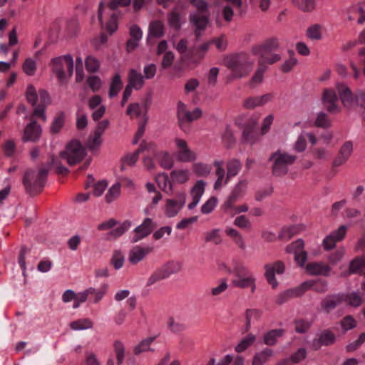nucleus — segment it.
Wrapping results in <instances>:
<instances>
[{
  "mask_svg": "<svg viewBox=\"0 0 365 365\" xmlns=\"http://www.w3.org/2000/svg\"><path fill=\"white\" fill-rule=\"evenodd\" d=\"M242 168L241 163L237 159H232L227 163V169L229 178L236 176Z\"/></svg>",
  "mask_w": 365,
  "mask_h": 365,
  "instance_id": "56",
  "label": "nucleus"
},
{
  "mask_svg": "<svg viewBox=\"0 0 365 365\" xmlns=\"http://www.w3.org/2000/svg\"><path fill=\"white\" fill-rule=\"evenodd\" d=\"M331 120L329 118L328 115L324 112L317 113L314 125L317 128L324 129L329 128L331 126Z\"/></svg>",
  "mask_w": 365,
  "mask_h": 365,
  "instance_id": "51",
  "label": "nucleus"
},
{
  "mask_svg": "<svg viewBox=\"0 0 365 365\" xmlns=\"http://www.w3.org/2000/svg\"><path fill=\"white\" fill-rule=\"evenodd\" d=\"M348 274H359L365 277V255L356 257L351 261Z\"/></svg>",
  "mask_w": 365,
  "mask_h": 365,
  "instance_id": "30",
  "label": "nucleus"
},
{
  "mask_svg": "<svg viewBox=\"0 0 365 365\" xmlns=\"http://www.w3.org/2000/svg\"><path fill=\"white\" fill-rule=\"evenodd\" d=\"M155 181L158 184V187L163 192H171L173 190V182L172 180H169L168 175L165 173H158L155 176Z\"/></svg>",
  "mask_w": 365,
  "mask_h": 365,
  "instance_id": "36",
  "label": "nucleus"
},
{
  "mask_svg": "<svg viewBox=\"0 0 365 365\" xmlns=\"http://www.w3.org/2000/svg\"><path fill=\"white\" fill-rule=\"evenodd\" d=\"M279 48V42L277 38H271L266 40L262 44L252 47V52L254 55L263 57L268 52L277 50Z\"/></svg>",
  "mask_w": 365,
  "mask_h": 365,
  "instance_id": "16",
  "label": "nucleus"
},
{
  "mask_svg": "<svg viewBox=\"0 0 365 365\" xmlns=\"http://www.w3.org/2000/svg\"><path fill=\"white\" fill-rule=\"evenodd\" d=\"M342 297L340 294L326 297L322 302V307L327 312H331L338 304L341 303Z\"/></svg>",
  "mask_w": 365,
  "mask_h": 365,
  "instance_id": "33",
  "label": "nucleus"
},
{
  "mask_svg": "<svg viewBox=\"0 0 365 365\" xmlns=\"http://www.w3.org/2000/svg\"><path fill=\"white\" fill-rule=\"evenodd\" d=\"M152 250L153 249L150 247L135 246L129 251L128 262L132 264H136L141 262Z\"/></svg>",
  "mask_w": 365,
  "mask_h": 365,
  "instance_id": "20",
  "label": "nucleus"
},
{
  "mask_svg": "<svg viewBox=\"0 0 365 365\" xmlns=\"http://www.w3.org/2000/svg\"><path fill=\"white\" fill-rule=\"evenodd\" d=\"M155 337H149L142 340L138 344H137L133 349L135 354L138 355L143 352L150 350V345L154 341Z\"/></svg>",
  "mask_w": 365,
  "mask_h": 365,
  "instance_id": "57",
  "label": "nucleus"
},
{
  "mask_svg": "<svg viewBox=\"0 0 365 365\" xmlns=\"http://www.w3.org/2000/svg\"><path fill=\"white\" fill-rule=\"evenodd\" d=\"M154 156L161 168L171 169L174 165L173 157L166 150L154 152Z\"/></svg>",
  "mask_w": 365,
  "mask_h": 365,
  "instance_id": "29",
  "label": "nucleus"
},
{
  "mask_svg": "<svg viewBox=\"0 0 365 365\" xmlns=\"http://www.w3.org/2000/svg\"><path fill=\"white\" fill-rule=\"evenodd\" d=\"M264 268L265 270L264 277L268 283L272 288H276L278 286V282L275 278V274H282L284 273L285 270L284 263L277 261L274 263L266 264Z\"/></svg>",
  "mask_w": 365,
  "mask_h": 365,
  "instance_id": "13",
  "label": "nucleus"
},
{
  "mask_svg": "<svg viewBox=\"0 0 365 365\" xmlns=\"http://www.w3.org/2000/svg\"><path fill=\"white\" fill-rule=\"evenodd\" d=\"M247 180H240L235 185L230 196H231L232 199L235 198L237 200H239L245 195L247 190Z\"/></svg>",
  "mask_w": 365,
  "mask_h": 365,
  "instance_id": "45",
  "label": "nucleus"
},
{
  "mask_svg": "<svg viewBox=\"0 0 365 365\" xmlns=\"http://www.w3.org/2000/svg\"><path fill=\"white\" fill-rule=\"evenodd\" d=\"M182 268V264L179 261H171L163 266L160 269L165 278L179 272Z\"/></svg>",
  "mask_w": 365,
  "mask_h": 365,
  "instance_id": "37",
  "label": "nucleus"
},
{
  "mask_svg": "<svg viewBox=\"0 0 365 365\" xmlns=\"http://www.w3.org/2000/svg\"><path fill=\"white\" fill-rule=\"evenodd\" d=\"M217 205V198L216 197H210L201 207V212L205 215L212 212Z\"/></svg>",
  "mask_w": 365,
  "mask_h": 365,
  "instance_id": "63",
  "label": "nucleus"
},
{
  "mask_svg": "<svg viewBox=\"0 0 365 365\" xmlns=\"http://www.w3.org/2000/svg\"><path fill=\"white\" fill-rule=\"evenodd\" d=\"M86 150L82 144L77 140L69 141L65 150L61 151L59 156L61 160H65L70 165H74L80 163L86 156Z\"/></svg>",
  "mask_w": 365,
  "mask_h": 365,
  "instance_id": "5",
  "label": "nucleus"
},
{
  "mask_svg": "<svg viewBox=\"0 0 365 365\" xmlns=\"http://www.w3.org/2000/svg\"><path fill=\"white\" fill-rule=\"evenodd\" d=\"M130 38L127 42V51L128 52L133 51L135 49L143 37V31L140 27L136 25H133L130 28Z\"/></svg>",
  "mask_w": 365,
  "mask_h": 365,
  "instance_id": "25",
  "label": "nucleus"
},
{
  "mask_svg": "<svg viewBox=\"0 0 365 365\" xmlns=\"http://www.w3.org/2000/svg\"><path fill=\"white\" fill-rule=\"evenodd\" d=\"M93 322L87 318L80 319L72 322L70 324L71 329L75 331H82L92 328Z\"/></svg>",
  "mask_w": 365,
  "mask_h": 365,
  "instance_id": "48",
  "label": "nucleus"
},
{
  "mask_svg": "<svg viewBox=\"0 0 365 365\" xmlns=\"http://www.w3.org/2000/svg\"><path fill=\"white\" fill-rule=\"evenodd\" d=\"M261 317V312L259 309H250L245 312L246 319V330H249L251 327L252 322L257 321Z\"/></svg>",
  "mask_w": 365,
  "mask_h": 365,
  "instance_id": "55",
  "label": "nucleus"
},
{
  "mask_svg": "<svg viewBox=\"0 0 365 365\" xmlns=\"http://www.w3.org/2000/svg\"><path fill=\"white\" fill-rule=\"evenodd\" d=\"M41 134V126L36 121H32L25 128L22 140L24 142H36L39 139Z\"/></svg>",
  "mask_w": 365,
  "mask_h": 365,
  "instance_id": "22",
  "label": "nucleus"
},
{
  "mask_svg": "<svg viewBox=\"0 0 365 365\" xmlns=\"http://www.w3.org/2000/svg\"><path fill=\"white\" fill-rule=\"evenodd\" d=\"M86 70L90 73H96L100 68V61L93 56H88L85 60Z\"/></svg>",
  "mask_w": 365,
  "mask_h": 365,
  "instance_id": "59",
  "label": "nucleus"
},
{
  "mask_svg": "<svg viewBox=\"0 0 365 365\" xmlns=\"http://www.w3.org/2000/svg\"><path fill=\"white\" fill-rule=\"evenodd\" d=\"M342 239V225L331 232L329 235L327 236L323 240L324 248L327 250L334 248L337 242Z\"/></svg>",
  "mask_w": 365,
  "mask_h": 365,
  "instance_id": "31",
  "label": "nucleus"
},
{
  "mask_svg": "<svg viewBox=\"0 0 365 365\" xmlns=\"http://www.w3.org/2000/svg\"><path fill=\"white\" fill-rule=\"evenodd\" d=\"M174 143L176 149L175 156L179 162L190 163L197 159L196 153L189 147L185 139L177 137L174 139Z\"/></svg>",
  "mask_w": 365,
  "mask_h": 365,
  "instance_id": "10",
  "label": "nucleus"
},
{
  "mask_svg": "<svg viewBox=\"0 0 365 365\" xmlns=\"http://www.w3.org/2000/svg\"><path fill=\"white\" fill-rule=\"evenodd\" d=\"M256 340L253 334H248L238 343L235 349L237 353H241L250 347Z\"/></svg>",
  "mask_w": 365,
  "mask_h": 365,
  "instance_id": "47",
  "label": "nucleus"
},
{
  "mask_svg": "<svg viewBox=\"0 0 365 365\" xmlns=\"http://www.w3.org/2000/svg\"><path fill=\"white\" fill-rule=\"evenodd\" d=\"M125 257L120 250H115L112 258L111 264L113 265L115 269H120L124 264Z\"/></svg>",
  "mask_w": 365,
  "mask_h": 365,
  "instance_id": "62",
  "label": "nucleus"
},
{
  "mask_svg": "<svg viewBox=\"0 0 365 365\" xmlns=\"http://www.w3.org/2000/svg\"><path fill=\"white\" fill-rule=\"evenodd\" d=\"M51 68L61 83H66L73 73V58L66 54L51 60Z\"/></svg>",
  "mask_w": 365,
  "mask_h": 365,
  "instance_id": "3",
  "label": "nucleus"
},
{
  "mask_svg": "<svg viewBox=\"0 0 365 365\" xmlns=\"http://www.w3.org/2000/svg\"><path fill=\"white\" fill-rule=\"evenodd\" d=\"M144 150L154 152L155 145L151 143H147L143 142L140 144V148L138 150L132 153H127L125 155L121 158L120 170H125L126 166H134L138 160L140 153Z\"/></svg>",
  "mask_w": 365,
  "mask_h": 365,
  "instance_id": "11",
  "label": "nucleus"
},
{
  "mask_svg": "<svg viewBox=\"0 0 365 365\" xmlns=\"http://www.w3.org/2000/svg\"><path fill=\"white\" fill-rule=\"evenodd\" d=\"M36 69L37 63L36 60L31 57L25 59L22 65V70L26 75L33 76L36 73Z\"/></svg>",
  "mask_w": 365,
  "mask_h": 365,
  "instance_id": "50",
  "label": "nucleus"
},
{
  "mask_svg": "<svg viewBox=\"0 0 365 365\" xmlns=\"http://www.w3.org/2000/svg\"><path fill=\"white\" fill-rule=\"evenodd\" d=\"M293 4L304 12H311L315 8L314 0H292Z\"/></svg>",
  "mask_w": 365,
  "mask_h": 365,
  "instance_id": "53",
  "label": "nucleus"
},
{
  "mask_svg": "<svg viewBox=\"0 0 365 365\" xmlns=\"http://www.w3.org/2000/svg\"><path fill=\"white\" fill-rule=\"evenodd\" d=\"M122 88L121 76L119 73H116L110 83L108 95L110 98L116 96Z\"/></svg>",
  "mask_w": 365,
  "mask_h": 365,
  "instance_id": "49",
  "label": "nucleus"
},
{
  "mask_svg": "<svg viewBox=\"0 0 365 365\" xmlns=\"http://www.w3.org/2000/svg\"><path fill=\"white\" fill-rule=\"evenodd\" d=\"M212 165L203 163H195L192 165L193 172L196 175L200 177H206L209 175L212 171Z\"/></svg>",
  "mask_w": 365,
  "mask_h": 365,
  "instance_id": "46",
  "label": "nucleus"
},
{
  "mask_svg": "<svg viewBox=\"0 0 365 365\" xmlns=\"http://www.w3.org/2000/svg\"><path fill=\"white\" fill-rule=\"evenodd\" d=\"M131 227V222L129 221H125L118 227L113 229L110 232H109L106 236V239L108 240H111L113 239H115L121 236L126 230H128Z\"/></svg>",
  "mask_w": 365,
  "mask_h": 365,
  "instance_id": "42",
  "label": "nucleus"
},
{
  "mask_svg": "<svg viewBox=\"0 0 365 365\" xmlns=\"http://www.w3.org/2000/svg\"><path fill=\"white\" fill-rule=\"evenodd\" d=\"M186 196L185 191H178L173 197L166 198L162 206L165 217L172 218L177 216L185 205Z\"/></svg>",
  "mask_w": 365,
  "mask_h": 365,
  "instance_id": "7",
  "label": "nucleus"
},
{
  "mask_svg": "<svg viewBox=\"0 0 365 365\" xmlns=\"http://www.w3.org/2000/svg\"><path fill=\"white\" fill-rule=\"evenodd\" d=\"M344 301L346 303L347 305L351 306L353 307H358L364 303V299L359 292H353L347 294L344 297Z\"/></svg>",
  "mask_w": 365,
  "mask_h": 365,
  "instance_id": "40",
  "label": "nucleus"
},
{
  "mask_svg": "<svg viewBox=\"0 0 365 365\" xmlns=\"http://www.w3.org/2000/svg\"><path fill=\"white\" fill-rule=\"evenodd\" d=\"M26 96L28 102L34 107V115L46 120L45 108L51 103L48 93L44 90H40L38 93L32 85L27 87Z\"/></svg>",
  "mask_w": 365,
  "mask_h": 365,
  "instance_id": "1",
  "label": "nucleus"
},
{
  "mask_svg": "<svg viewBox=\"0 0 365 365\" xmlns=\"http://www.w3.org/2000/svg\"><path fill=\"white\" fill-rule=\"evenodd\" d=\"M273 98L271 93H266L259 96H253L247 98L244 102V106L248 109L255 108L257 106H262L269 102Z\"/></svg>",
  "mask_w": 365,
  "mask_h": 365,
  "instance_id": "28",
  "label": "nucleus"
},
{
  "mask_svg": "<svg viewBox=\"0 0 365 365\" xmlns=\"http://www.w3.org/2000/svg\"><path fill=\"white\" fill-rule=\"evenodd\" d=\"M192 175L191 171L186 168H179L173 170L170 173L172 182L175 185L187 183Z\"/></svg>",
  "mask_w": 365,
  "mask_h": 365,
  "instance_id": "21",
  "label": "nucleus"
},
{
  "mask_svg": "<svg viewBox=\"0 0 365 365\" xmlns=\"http://www.w3.org/2000/svg\"><path fill=\"white\" fill-rule=\"evenodd\" d=\"M306 271L311 275L325 274L329 268L322 263L312 262L306 266Z\"/></svg>",
  "mask_w": 365,
  "mask_h": 365,
  "instance_id": "44",
  "label": "nucleus"
},
{
  "mask_svg": "<svg viewBox=\"0 0 365 365\" xmlns=\"http://www.w3.org/2000/svg\"><path fill=\"white\" fill-rule=\"evenodd\" d=\"M145 84V79L140 72L135 68H130L128 74V86L134 90H140Z\"/></svg>",
  "mask_w": 365,
  "mask_h": 365,
  "instance_id": "24",
  "label": "nucleus"
},
{
  "mask_svg": "<svg viewBox=\"0 0 365 365\" xmlns=\"http://www.w3.org/2000/svg\"><path fill=\"white\" fill-rule=\"evenodd\" d=\"M185 14L179 11V6L173 8L168 14V23L170 27L179 31L185 23Z\"/></svg>",
  "mask_w": 365,
  "mask_h": 365,
  "instance_id": "19",
  "label": "nucleus"
},
{
  "mask_svg": "<svg viewBox=\"0 0 365 365\" xmlns=\"http://www.w3.org/2000/svg\"><path fill=\"white\" fill-rule=\"evenodd\" d=\"M206 182L202 180H197L190 189L192 201L187 205L188 210L194 209L200 202L205 190Z\"/></svg>",
  "mask_w": 365,
  "mask_h": 365,
  "instance_id": "18",
  "label": "nucleus"
},
{
  "mask_svg": "<svg viewBox=\"0 0 365 365\" xmlns=\"http://www.w3.org/2000/svg\"><path fill=\"white\" fill-rule=\"evenodd\" d=\"M300 231L299 225H292L283 227L279 235V237L283 240H288Z\"/></svg>",
  "mask_w": 365,
  "mask_h": 365,
  "instance_id": "52",
  "label": "nucleus"
},
{
  "mask_svg": "<svg viewBox=\"0 0 365 365\" xmlns=\"http://www.w3.org/2000/svg\"><path fill=\"white\" fill-rule=\"evenodd\" d=\"M190 24L195 28L197 37L200 36L201 31H204L208 24L209 17L205 14L191 12L189 14Z\"/></svg>",
  "mask_w": 365,
  "mask_h": 365,
  "instance_id": "17",
  "label": "nucleus"
},
{
  "mask_svg": "<svg viewBox=\"0 0 365 365\" xmlns=\"http://www.w3.org/2000/svg\"><path fill=\"white\" fill-rule=\"evenodd\" d=\"M290 56L281 66V70L283 73H288L297 65V59L292 51H289Z\"/></svg>",
  "mask_w": 365,
  "mask_h": 365,
  "instance_id": "60",
  "label": "nucleus"
},
{
  "mask_svg": "<svg viewBox=\"0 0 365 365\" xmlns=\"http://www.w3.org/2000/svg\"><path fill=\"white\" fill-rule=\"evenodd\" d=\"M242 140L245 143L253 144L257 141V135L252 128H247L242 133Z\"/></svg>",
  "mask_w": 365,
  "mask_h": 365,
  "instance_id": "64",
  "label": "nucleus"
},
{
  "mask_svg": "<svg viewBox=\"0 0 365 365\" xmlns=\"http://www.w3.org/2000/svg\"><path fill=\"white\" fill-rule=\"evenodd\" d=\"M78 31V24L75 19L63 22V28L60 32L61 35L67 38L75 36Z\"/></svg>",
  "mask_w": 365,
  "mask_h": 365,
  "instance_id": "35",
  "label": "nucleus"
},
{
  "mask_svg": "<svg viewBox=\"0 0 365 365\" xmlns=\"http://www.w3.org/2000/svg\"><path fill=\"white\" fill-rule=\"evenodd\" d=\"M165 34V25L163 21L159 20L153 21L148 26V33L147 40L152 38H160Z\"/></svg>",
  "mask_w": 365,
  "mask_h": 365,
  "instance_id": "27",
  "label": "nucleus"
},
{
  "mask_svg": "<svg viewBox=\"0 0 365 365\" xmlns=\"http://www.w3.org/2000/svg\"><path fill=\"white\" fill-rule=\"evenodd\" d=\"M297 157L287 152L278 150L273 153L269 160L272 162V173L276 176H282L287 173L289 167L296 160Z\"/></svg>",
  "mask_w": 365,
  "mask_h": 365,
  "instance_id": "4",
  "label": "nucleus"
},
{
  "mask_svg": "<svg viewBox=\"0 0 365 365\" xmlns=\"http://www.w3.org/2000/svg\"><path fill=\"white\" fill-rule=\"evenodd\" d=\"M47 175L46 169L27 171L23 179V183L29 192L39 191L44 185V180Z\"/></svg>",
  "mask_w": 365,
  "mask_h": 365,
  "instance_id": "8",
  "label": "nucleus"
},
{
  "mask_svg": "<svg viewBox=\"0 0 365 365\" xmlns=\"http://www.w3.org/2000/svg\"><path fill=\"white\" fill-rule=\"evenodd\" d=\"M334 341V334L329 330H324L318 335L317 338L313 340L312 346L314 349H318L322 346H328L333 344Z\"/></svg>",
  "mask_w": 365,
  "mask_h": 365,
  "instance_id": "26",
  "label": "nucleus"
},
{
  "mask_svg": "<svg viewBox=\"0 0 365 365\" xmlns=\"http://www.w3.org/2000/svg\"><path fill=\"white\" fill-rule=\"evenodd\" d=\"M120 195V184L116 182L113 184L108 190L105 196V200L108 203H111L116 200Z\"/></svg>",
  "mask_w": 365,
  "mask_h": 365,
  "instance_id": "54",
  "label": "nucleus"
},
{
  "mask_svg": "<svg viewBox=\"0 0 365 365\" xmlns=\"http://www.w3.org/2000/svg\"><path fill=\"white\" fill-rule=\"evenodd\" d=\"M307 37L312 41H319L322 38V26L320 24H312L306 31Z\"/></svg>",
  "mask_w": 365,
  "mask_h": 365,
  "instance_id": "43",
  "label": "nucleus"
},
{
  "mask_svg": "<svg viewBox=\"0 0 365 365\" xmlns=\"http://www.w3.org/2000/svg\"><path fill=\"white\" fill-rule=\"evenodd\" d=\"M150 102L147 101L143 103H133L128 106L126 113L131 118L135 117L142 121H148V111Z\"/></svg>",
  "mask_w": 365,
  "mask_h": 365,
  "instance_id": "14",
  "label": "nucleus"
},
{
  "mask_svg": "<svg viewBox=\"0 0 365 365\" xmlns=\"http://www.w3.org/2000/svg\"><path fill=\"white\" fill-rule=\"evenodd\" d=\"M267 68L268 66L266 65L264 60H258L257 68L250 82L251 86L255 87L262 82L264 73L266 72Z\"/></svg>",
  "mask_w": 365,
  "mask_h": 365,
  "instance_id": "34",
  "label": "nucleus"
},
{
  "mask_svg": "<svg viewBox=\"0 0 365 365\" xmlns=\"http://www.w3.org/2000/svg\"><path fill=\"white\" fill-rule=\"evenodd\" d=\"M233 273L235 276L232 281L233 286L241 289L250 288L252 293L255 292L256 277L246 265L236 264L233 267Z\"/></svg>",
  "mask_w": 365,
  "mask_h": 365,
  "instance_id": "2",
  "label": "nucleus"
},
{
  "mask_svg": "<svg viewBox=\"0 0 365 365\" xmlns=\"http://www.w3.org/2000/svg\"><path fill=\"white\" fill-rule=\"evenodd\" d=\"M304 242L303 240L298 239L297 240L287 246L286 252L287 253H291L296 255L297 254L304 251Z\"/></svg>",
  "mask_w": 365,
  "mask_h": 365,
  "instance_id": "61",
  "label": "nucleus"
},
{
  "mask_svg": "<svg viewBox=\"0 0 365 365\" xmlns=\"http://www.w3.org/2000/svg\"><path fill=\"white\" fill-rule=\"evenodd\" d=\"M90 292V295L93 296V298H91L90 300L92 303L97 304L105 296L107 292V285H104L98 289H96L93 287H88Z\"/></svg>",
  "mask_w": 365,
  "mask_h": 365,
  "instance_id": "58",
  "label": "nucleus"
},
{
  "mask_svg": "<svg viewBox=\"0 0 365 365\" xmlns=\"http://www.w3.org/2000/svg\"><path fill=\"white\" fill-rule=\"evenodd\" d=\"M215 175L217 179L215 181L213 188L215 190H220L229 182L230 178L227 175H226L224 169H216Z\"/></svg>",
  "mask_w": 365,
  "mask_h": 365,
  "instance_id": "41",
  "label": "nucleus"
},
{
  "mask_svg": "<svg viewBox=\"0 0 365 365\" xmlns=\"http://www.w3.org/2000/svg\"><path fill=\"white\" fill-rule=\"evenodd\" d=\"M202 115V110L200 108H195L192 110H190L187 109V106L182 101L178 103L177 118L180 128L184 132H186V123L197 120Z\"/></svg>",
  "mask_w": 365,
  "mask_h": 365,
  "instance_id": "9",
  "label": "nucleus"
},
{
  "mask_svg": "<svg viewBox=\"0 0 365 365\" xmlns=\"http://www.w3.org/2000/svg\"><path fill=\"white\" fill-rule=\"evenodd\" d=\"M284 330L282 329H272L266 332L263 336V343L266 345H274L278 338L284 334Z\"/></svg>",
  "mask_w": 365,
  "mask_h": 365,
  "instance_id": "38",
  "label": "nucleus"
},
{
  "mask_svg": "<svg viewBox=\"0 0 365 365\" xmlns=\"http://www.w3.org/2000/svg\"><path fill=\"white\" fill-rule=\"evenodd\" d=\"M153 229V220L149 217L145 218L142 223L135 228L131 242L135 243L145 238L151 233Z\"/></svg>",
  "mask_w": 365,
  "mask_h": 365,
  "instance_id": "15",
  "label": "nucleus"
},
{
  "mask_svg": "<svg viewBox=\"0 0 365 365\" xmlns=\"http://www.w3.org/2000/svg\"><path fill=\"white\" fill-rule=\"evenodd\" d=\"M314 284L313 282H304L300 286L286 290L280 293L276 299L278 304H282L293 297L302 295L307 290Z\"/></svg>",
  "mask_w": 365,
  "mask_h": 365,
  "instance_id": "12",
  "label": "nucleus"
},
{
  "mask_svg": "<svg viewBox=\"0 0 365 365\" xmlns=\"http://www.w3.org/2000/svg\"><path fill=\"white\" fill-rule=\"evenodd\" d=\"M204 240L206 242H212L218 245L222 242L221 230L218 228L212 229L204 233Z\"/></svg>",
  "mask_w": 365,
  "mask_h": 365,
  "instance_id": "39",
  "label": "nucleus"
},
{
  "mask_svg": "<svg viewBox=\"0 0 365 365\" xmlns=\"http://www.w3.org/2000/svg\"><path fill=\"white\" fill-rule=\"evenodd\" d=\"M274 351L271 349L265 348L255 354L252 365H264L273 356Z\"/></svg>",
  "mask_w": 365,
  "mask_h": 365,
  "instance_id": "32",
  "label": "nucleus"
},
{
  "mask_svg": "<svg viewBox=\"0 0 365 365\" xmlns=\"http://www.w3.org/2000/svg\"><path fill=\"white\" fill-rule=\"evenodd\" d=\"M337 96L334 91L327 89L322 95V102L326 109L329 113H335L339 110L336 105Z\"/></svg>",
  "mask_w": 365,
  "mask_h": 365,
  "instance_id": "23",
  "label": "nucleus"
},
{
  "mask_svg": "<svg viewBox=\"0 0 365 365\" xmlns=\"http://www.w3.org/2000/svg\"><path fill=\"white\" fill-rule=\"evenodd\" d=\"M234 78H240L247 76L254 66V61L245 55L232 56L227 62Z\"/></svg>",
  "mask_w": 365,
  "mask_h": 365,
  "instance_id": "6",
  "label": "nucleus"
}]
</instances>
